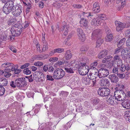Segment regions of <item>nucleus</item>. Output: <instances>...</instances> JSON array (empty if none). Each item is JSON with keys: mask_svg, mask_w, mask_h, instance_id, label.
<instances>
[{"mask_svg": "<svg viewBox=\"0 0 130 130\" xmlns=\"http://www.w3.org/2000/svg\"><path fill=\"white\" fill-rule=\"evenodd\" d=\"M39 7L41 8H43L44 6V4L42 1H40L39 3Z\"/></svg>", "mask_w": 130, "mask_h": 130, "instance_id": "774afa93", "label": "nucleus"}, {"mask_svg": "<svg viewBox=\"0 0 130 130\" xmlns=\"http://www.w3.org/2000/svg\"><path fill=\"white\" fill-rule=\"evenodd\" d=\"M4 70V75L6 77H8L10 76L11 75V74L10 72H11L9 71H5V69Z\"/></svg>", "mask_w": 130, "mask_h": 130, "instance_id": "72a5a7b5", "label": "nucleus"}, {"mask_svg": "<svg viewBox=\"0 0 130 130\" xmlns=\"http://www.w3.org/2000/svg\"><path fill=\"white\" fill-rule=\"evenodd\" d=\"M10 85L12 87L14 88L16 87V85L15 84L14 82L11 81L10 83Z\"/></svg>", "mask_w": 130, "mask_h": 130, "instance_id": "0e129e2a", "label": "nucleus"}, {"mask_svg": "<svg viewBox=\"0 0 130 130\" xmlns=\"http://www.w3.org/2000/svg\"><path fill=\"white\" fill-rule=\"evenodd\" d=\"M40 107L41 106L40 105L36 104L33 108V109H34L35 113H37L40 110Z\"/></svg>", "mask_w": 130, "mask_h": 130, "instance_id": "7c9ffc66", "label": "nucleus"}, {"mask_svg": "<svg viewBox=\"0 0 130 130\" xmlns=\"http://www.w3.org/2000/svg\"><path fill=\"white\" fill-rule=\"evenodd\" d=\"M126 44L127 47L126 48H124L123 50H129L130 49V38H129L126 40Z\"/></svg>", "mask_w": 130, "mask_h": 130, "instance_id": "473e14b6", "label": "nucleus"}, {"mask_svg": "<svg viewBox=\"0 0 130 130\" xmlns=\"http://www.w3.org/2000/svg\"><path fill=\"white\" fill-rule=\"evenodd\" d=\"M119 24L116 27L117 30L118 31H120L122 30L125 27L124 24L121 22H119Z\"/></svg>", "mask_w": 130, "mask_h": 130, "instance_id": "a878e982", "label": "nucleus"}, {"mask_svg": "<svg viewBox=\"0 0 130 130\" xmlns=\"http://www.w3.org/2000/svg\"><path fill=\"white\" fill-rule=\"evenodd\" d=\"M101 31L100 29H95L92 32V39H97L100 38L101 36Z\"/></svg>", "mask_w": 130, "mask_h": 130, "instance_id": "6e6552de", "label": "nucleus"}, {"mask_svg": "<svg viewBox=\"0 0 130 130\" xmlns=\"http://www.w3.org/2000/svg\"><path fill=\"white\" fill-rule=\"evenodd\" d=\"M65 70L68 73H74V72L73 70L71 68H64Z\"/></svg>", "mask_w": 130, "mask_h": 130, "instance_id": "37998d69", "label": "nucleus"}, {"mask_svg": "<svg viewBox=\"0 0 130 130\" xmlns=\"http://www.w3.org/2000/svg\"><path fill=\"white\" fill-rule=\"evenodd\" d=\"M80 23L83 27L87 29L88 27V21L86 19L84 18H81Z\"/></svg>", "mask_w": 130, "mask_h": 130, "instance_id": "9b49d317", "label": "nucleus"}, {"mask_svg": "<svg viewBox=\"0 0 130 130\" xmlns=\"http://www.w3.org/2000/svg\"><path fill=\"white\" fill-rule=\"evenodd\" d=\"M5 6H7L8 7L10 8L11 10L13 9V8L14 5V2L12 1H9L5 4Z\"/></svg>", "mask_w": 130, "mask_h": 130, "instance_id": "aec40b11", "label": "nucleus"}, {"mask_svg": "<svg viewBox=\"0 0 130 130\" xmlns=\"http://www.w3.org/2000/svg\"><path fill=\"white\" fill-rule=\"evenodd\" d=\"M23 29V28H19V29L10 30L11 32L13 35H14V36H18L21 34V33Z\"/></svg>", "mask_w": 130, "mask_h": 130, "instance_id": "9d476101", "label": "nucleus"}, {"mask_svg": "<svg viewBox=\"0 0 130 130\" xmlns=\"http://www.w3.org/2000/svg\"><path fill=\"white\" fill-rule=\"evenodd\" d=\"M69 27V25H66V23L64 21L62 23V26L60 28V30L61 31H62L64 29H65V31L64 32L63 34L66 36L68 34Z\"/></svg>", "mask_w": 130, "mask_h": 130, "instance_id": "1a4fd4ad", "label": "nucleus"}, {"mask_svg": "<svg viewBox=\"0 0 130 130\" xmlns=\"http://www.w3.org/2000/svg\"><path fill=\"white\" fill-rule=\"evenodd\" d=\"M60 95H62L63 96H67V93L65 91H61L60 93Z\"/></svg>", "mask_w": 130, "mask_h": 130, "instance_id": "338daca9", "label": "nucleus"}, {"mask_svg": "<svg viewBox=\"0 0 130 130\" xmlns=\"http://www.w3.org/2000/svg\"><path fill=\"white\" fill-rule=\"evenodd\" d=\"M10 49L12 51L13 53H16L17 52V50L13 46H11L10 48Z\"/></svg>", "mask_w": 130, "mask_h": 130, "instance_id": "4d7b16f0", "label": "nucleus"}, {"mask_svg": "<svg viewBox=\"0 0 130 130\" xmlns=\"http://www.w3.org/2000/svg\"><path fill=\"white\" fill-rule=\"evenodd\" d=\"M89 48L88 46H83L80 48V51L83 52L87 51Z\"/></svg>", "mask_w": 130, "mask_h": 130, "instance_id": "ea45409f", "label": "nucleus"}, {"mask_svg": "<svg viewBox=\"0 0 130 130\" xmlns=\"http://www.w3.org/2000/svg\"><path fill=\"white\" fill-rule=\"evenodd\" d=\"M31 71L29 70L28 68L25 69L23 71V73L26 75H28L31 73Z\"/></svg>", "mask_w": 130, "mask_h": 130, "instance_id": "c03bdc74", "label": "nucleus"}, {"mask_svg": "<svg viewBox=\"0 0 130 130\" xmlns=\"http://www.w3.org/2000/svg\"><path fill=\"white\" fill-rule=\"evenodd\" d=\"M105 31L107 34H111V31L110 29L107 27H106L105 28Z\"/></svg>", "mask_w": 130, "mask_h": 130, "instance_id": "8fccbe9b", "label": "nucleus"}, {"mask_svg": "<svg viewBox=\"0 0 130 130\" xmlns=\"http://www.w3.org/2000/svg\"><path fill=\"white\" fill-rule=\"evenodd\" d=\"M64 75V72L62 69H58L54 71L53 77L55 79H59L63 78Z\"/></svg>", "mask_w": 130, "mask_h": 130, "instance_id": "f257e3e1", "label": "nucleus"}, {"mask_svg": "<svg viewBox=\"0 0 130 130\" xmlns=\"http://www.w3.org/2000/svg\"><path fill=\"white\" fill-rule=\"evenodd\" d=\"M45 55L44 54L42 55H38L37 58V59L41 60L44 59L46 57H45Z\"/></svg>", "mask_w": 130, "mask_h": 130, "instance_id": "a19ab883", "label": "nucleus"}, {"mask_svg": "<svg viewBox=\"0 0 130 130\" xmlns=\"http://www.w3.org/2000/svg\"><path fill=\"white\" fill-rule=\"evenodd\" d=\"M122 49V47L120 48H118L116 49L115 51L114 54H116L120 52Z\"/></svg>", "mask_w": 130, "mask_h": 130, "instance_id": "13d9d810", "label": "nucleus"}, {"mask_svg": "<svg viewBox=\"0 0 130 130\" xmlns=\"http://www.w3.org/2000/svg\"><path fill=\"white\" fill-rule=\"evenodd\" d=\"M99 72H101L103 76H108L109 73V71L105 67H102L99 70Z\"/></svg>", "mask_w": 130, "mask_h": 130, "instance_id": "dca6fc26", "label": "nucleus"}, {"mask_svg": "<svg viewBox=\"0 0 130 130\" xmlns=\"http://www.w3.org/2000/svg\"><path fill=\"white\" fill-rule=\"evenodd\" d=\"M64 49L63 48H56L53 50L50 53L51 54L52 53L53 54L55 53H60L64 51Z\"/></svg>", "mask_w": 130, "mask_h": 130, "instance_id": "4be33fe9", "label": "nucleus"}, {"mask_svg": "<svg viewBox=\"0 0 130 130\" xmlns=\"http://www.w3.org/2000/svg\"><path fill=\"white\" fill-rule=\"evenodd\" d=\"M109 83V82L108 79L103 78L100 80V85L101 86H105L108 85Z\"/></svg>", "mask_w": 130, "mask_h": 130, "instance_id": "f3484780", "label": "nucleus"}, {"mask_svg": "<svg viewBox=\"0 0 130 130\" xmlns=\"http://www.w3.org/2000/svg\"><path fill=\"white\" fill-rule=\"evenodd\" d=\"M96 42V47H99L103 43L104 41L103 39L100 37L98 38Z\"/></svg>", "mask_w": 130, "mask_h": 130, "instance_id": "cd10ccee", "label": "nucleus"}, {"mask_svg": "<svg viewBox=\"0 0 130 130\" xmlns=\"http://www.w3.org/2000/svg\"><path fill=\"white\" fill-rule=\"evenodd\" d=\"M19 28H23L22 25H19L18 24H15L13 25L11 29V30H14L15 29H19Z\"/></svg>", "mask_w": 130, "mask_h": 130, "instance_id": "e433bc0d", "label": "nucleus"}, {"mask_svg": "<svg viewBox=\"0 0 130 130\" xmlns=\"http://www.w3.org/2000/svg\"><path fill=\"white\" fill-rule=\"evenodd\" d=\"M119 91L118 90H116L115 92L114 96L115 98V99L117 101H122L123 100L121 98V94L120 93H119Z\"/></svg>", "mask_w": 130, "mask_h": 130, "instance_id": "2eb2a0df", "label": "nucleus"}, {"mask_svg": "<svg viewBox=\"0 0 130 130\" xmlns=\"http://www.w3.org/2000/svg\"><path fill=\"white\" fill-rule=\"evenodd\" d=\"M85 81L87 82V84L89 85L91 84L92 80L89 77H86L85 79Z\"/></svg>", "mask_w": 130, "mask_h": 130, "instance_id": "de8ad7c7", "label": "nucleus"}, {"mask_svg": "<svg viewBox=\"0 0 130 130\" xmlns=\"http://www.w3.org/2000/svg\"><path fill=\"white\" fill-rule=\"evenodd\" d=\"M101 22L98 19H97L94 18L91 21V25L94 26L99 25L100 24Z\"/></svg>", "mask_w": 130, "mask_h": 130, "instance_id": "412c9836", "label": "nucleus"}, {"mask_svg": "<svg viewBox=\"0 0 130 130\" xmlns=\"http://www.w3.org/2000/svg\"><path fill=\"white\" fill-rule=\"evenodd\" d=\"M48 49V46L47 44L46 43H45L43 45V47H42V51H40V50L39 52L40 53L42 52L43 51H45L46 50H47Z\"/></svg>", "mask_w": 130, "mask_h": 130, "instance_id": "58836bf2", "label": "nucleus"}, {"mask_svg": "<svg viewBox=\"0 0 130 130\" xmlns=\"http://www.w3.org/2000/svg\"><path fill=\"white\" fill-rule=\"evenodd\" d=\"M7 7L5 6V5H4L3 9V11L4 13L7 14H9L12 10Z\"/></svg>", "mask_w": 130, "mask_h": 130, "instance_id": "b1692460", "label": "nucleus"}, {"mask_svg": "<svg viewBox=\"0 0 130 130\" xmlns=\"http://www.w3.org/2000/svg\"><path fill=\"white\" fill-rule=\"evenodd\" d=\"M72 56V54L69 50H68L66 53L65 57L66 60H69L71 59Z\"/></svg>", "mask_w": 130, "mask_h": 130, "instance_id": "bb28decb", "label": "nucleus"}, {"mask_svg": "<svg viewBox=\"0 0 130 130\" xmlns=\"http://www.w3.org/2000/svg\"><path fill=\"white\" fill-rule=\"evenodd\" d=\"M124 86L123 85H121L120 87H117L116 88V89H117V90H118L119 91V93H120L121 91H122V90H123L124 88Z\"/></svg>", "mask_w": 130, "mask_h": 130, "instance_id": "a18cd8bd", "label": "nucleus"}, {"mask_svg": "<svg viewBox=\"0 0 130 130\" xmlns=\"http://www.w3.org/2000/svg\"><path fill=\"white\" fill-rule=\"evenodd\" d=\"M113 59L114 60V61L116 62H118L119 61L121 62L122 61L120 56L118 55H116L114 56L113 58Z\"/></svg>", "mask_w": 130, "mask_h": 130, "instance_id": "4c0bfd02", "label": "nucleus"}, {"mask_svg": "<svg viewBox=\"0 0 130 130\" xmlns=\"http://www.w3.org/2000/svg\"><path fill=\"white\" fill-rule=\"evenodd\" d=\"M125 35L127 37L130 38V30H127L126 31Z\"/></svg>", "mask_w": 130, "mask_h": 130, "instance_id": "69168bd1", "label": "nucleus"}, {"mask_svg": "<svg viewBox=\"0 0 130 130\" xmlns=\"http://www.w3.org/2000/svg\"><path fill=\"white\" fill-rule=\"evenodd\" d=\"M14 82L17 86L19 88L24 87L27 85L25 78L23 77L17 78L14 80Z\"/></svg>", "mask_w": 130, "mask_h": 130, "instance_id": "7ed1b4c3", "label": "nucleus"}, {"mask_svg": "<svg viewBox=\"0 0 130 130\" xmlns=\"http://www.w3.org/2000/svg\"><path fill=\"white\" fill-rule=\"evenodd\" d=\"M126 41V39L125 38H124L121 39L119 41V43H121V45H123L125 41Z\"/></svg>", "mask_w": 130, "mask_h": 130, "instance_id": "680f3d73", "label": "nucleus"}, {"mask_svg": "<svg viewBox=\"0 0 130 130\" xmlns=\"http://www.w3.org/2000/svg\"><path fill=\"white\" fill-rule=\"evenodd\" d=\"M46 78L47 79V80L53 81L54 80V79L53 78L52 76L48 75H47Z\"/></svg>", "mask_w": 130, "mask_h": 130, "instance_id": "603ef678", "label": "nucleus"}, {"mask_svg": "<svg viewBox=\"0 0 130 130\" xmlns=\"http://www.w3.org/2000/svg\"><path fill=\"white\" fill-rule=\"evenodd\" d=\"M49 65L48 64L45 65L43 66V70L45 72H46L48 71Z\"/></svg>", "mask_w": 130, "mask_h": 130, "instance_id": "6e6d98bb", "label": "nucleus"}, {"mask_svg": "<svg viewBox=\"0 0 130 130\" xmlns=\"http://www.w3.org/2000/svg\"><path fill=\"white\" fill-rule=\"evenodd\" d=\"M54 70V68L50 66L49 65L48 70V72H53Z\"/></svg>", "mask_w": 130, "mask_h": 130, "instance_id": "5fc2aeb1", "label": "nucleus"}, {"mask_svg": "<svg viewBox=\"0 0 130 130\" xmlns=\"http://www.w3.org/2000/svg\"><path fill=\"white\" fill-rule=\"evenodd\" d=\"M73 6L74 8L78 9L82 8V6L80 5L74 4Z\"/></svg>", "mask_w": 130, "mask_h": 130, "instance_id": "052dcab7", "label": "nucleus"}, {"mask_svg": "<svg viewBox=\"0 0 130 130\" xmlns=\"http://www.w3.org/2000/svg\"><path fill=\"white\" fill-rule=\"evenodd\" d=\"M126 70L125 65L124 64H122L120 68V70L122 72Z\"/></svg>", "mask_w": 130, "mask_h": 130, "instance_id": "e2e57ef3", "label": "nucleus"}, {"mask_svg": "<svg viewBox=\"0 0 130 130\" xmlns=\"http://www.w3.org/2000/svg\"><path fill=\"white\" fill-rule=\"evenodd\" d=\"M82 14H83L84 17H87L89 18H92V17L93 16V13L90 12H82Z\"/></svg>", "mask_w": 130, "mask_h": 130, "instance_id": "393cba45", "label": "nucleus"}, {"mask_svg": "<svg viewBox=\"0 0 130 130\" xmlns=\"http://www.w3.org/2000/svg\"><path fill=\"white\" fill-rule=\"evenodd\" d=\"M108 51L106 50H104L100 52L98 55V57L101 59L104 57L108 54Z\"/></svg>", "mask_w": 130, "mask_h": 130, "instance_id": "a211bd4d", "label": "nucleus"}, {"mask_svg": "<svg viewBox=\"0 0 130 130\" xmlns=\"http://www.w3.org/2000/svg\"><path fill=\"white\" fill-rule=\"evenodd\" d=\"M108 77L112 83H116L119 81L117 76L115 74H112L109 75Z\"/></svg>", "mask_w": 130, "mask_h": 130, "instance_id": "ddd939ff", "label": "nucleus"}, {"mask_svg": "<svg viewBox=\"0 0 130 130\" xmlns=\"http://www.w3.org/2000/svg\"><path fill=\"white\" fill-rule=\"evenodd\" d=\"M83 110V108L82 106H79L77 108L76 110V111L78 112L82 111Z\"/></svg>", "mask_w": 130, "mask_h": 130, "instance_id": "bf43d9fd", "label": "nucleus"}, {"mask_svg": "<svg viewBox=\"0 0 130 130\" xmlns=\"http://www.w3.org/2000/svg\"><path fill=\"white\" fill-rule=\"evenodd\" d=\"M114 96L110 94L107 96V102L111 104L115 103L114 102L115 98H114Z\"/></svg>", "mask_w": 130, "mask_h": 130, "instance_id": "6ab92c4d", "label": "nucleus"}, {"mask_svg": "<svg viewBox=\"0 0 130 130\" xmlns=\"http://www.w3.org/2000/svg\"><path fill=\"white\" fill-rule=\"evenodd\" d=\"M78 69V72L81 75H86L89 71L88 69L86 68V63H82L81 64Z\"/></svg>", "mask_w": 130, "mask_h": 130, "instance_id": "39448f33", "label": "nucleus"}, {"mask_svg": "<svg viewBox=\"0 0 130 130\" xmlns=\"http://www.w3.org/2000/svg\"><path fill=\"white\" fill-rule=\"evenodd\" d=\"M30 64L29 63H25L24 64L22 65L20 67V68L21 69H23L25 68H26Z\"/></svg>", "mask_w": 130, "mask_h": 130, "instance_id": "864d4df0", "label": "nucleus"}, {"mask_svg": "<svg viewBox=\"0 0 130 130\" xmlns=\"http://www.w3.org/2000/svg\"><path fill=\"white\" fill-rule=\"evenodd\" d=\"M97 75L90 73L88 75V77L91 80L95 79L96 78Z\"/></svg>", "mask_w": 130, "mask_h": 130, "instance_id": "c756f323", "label": "nucleus"}, {"mask_svg": "<svg viewBox=\"0 0 130 130\" xmlns=\"http://www.w3.org/2000/svg\"><path fill=\"white\" fill-rule=\"evenodd\" d=\"M97 18L102 20H105L106 18L105 15L104 14H98Z\"/></svg>", "mask_w": 130, "mask_h": 130, "instance_id": "c9c22d12", "label": "nucleus"}, {"mask_svg": "<svg viewBox=\"0 0 130 130\" xmlns=\"http://www.w3.org/2000/svg\"><path fill=\"white\" fill-rule=\"evenodd\" d=\"M113 34H109L107 35L105 38V40L106 41L110 42L113 39Z\"/></svg>", "mask_w": 130, "mask_h": 130, "instance_id": "5701e85b", "label": "nucleus"}, {"mask_svg": "<svg viewBox=\"0 0 130 130\" xmlns=\"http://www.w3.org/2000/svg\"><path fill=\"white\" fill-rule=\"evenodd\" d=\"M98 94L102 97L107 96L110 94V89L107 88H99L98 90Z\"/></svg>", "mask_w": 130, "mask_h": 130, "instance_id": "20e7f679", "label": "nucleus"}, {"mask_svg": "<svg viewBox=\"0 0 130 130\" xmlns=\"http://www.w3.org/2000/svg\"><path fill=\"white\" fill-rule=\"evenodd\" d=\"M122 107L125 109H130V101L129 100H125L122 103Z\"/></svg>", "mask_w": 130, "mask_h": 130, "instance_id": "4468645a", "label": "nucleus"}, {"mask_svg": "<svg viewBox=\"0 0 130 130\" xmlns=\"http://www.w3.org/2000/svg\"><path fill=\"white\" fill-rule=\"evenodd\" d=\"M77 33L80 41L82 42L85 41L86 39L85 34L82 29L79 28H77Z\"/></svg>", "mask_w": 130, "mask_h": 130, "instance_id": "0eeeda50", "label": "nucleus"}, {"mask_svg": "<svg viewBox=\"0 0 130 130\" xmlns=\"http://www.w3.org/2000/svg\"><path fill=\"white\" fill-rule=\"evenodd\" d=\"M5 90L2 86H0V96L3 95L5 93Z\"/></svg>", "mask_w": 130, "mask_h": 130, "instance_id": "f704fd0d", "label": "nucleus"}, {"mask_svg": "<svg viewBox=\"0 0 130 130\" xmlns=\"http://www.w3.org/2000/svg\"><path fill=\"white\" fill-rule=\"evenodd\" d=\"M2 84H0V86H2L3 87V86H7L8 84V82L6 79H4L2 81Z\"/></svg>", "mask_w": 130, "mask_h": 130, "instance_id": "79ce46f5", "label": "nucleus"}, {"mask_svg": "<svg viewBox=\"0 0 130 130\" xmlns=\"http://www.w3.org/2000/svg\"><path fill=\"white\" fill-rule=\"evenodd\" d=\"M117 76L121 79L125 77V75L124 74H121L120 73H117Z\"/></svg>", "mask_w": 130, "mask_h": 130, "instance_id": "3c124183", "label": "nucleus"}, {"mask_svg": "<svg viewBox=\"0 0 130 130\" xmlns=\"http://www.w3.org/2000/svg\"><path fill=\"white\" fill-rule=\"evenodd\" d=\"M22 10V6L20 4H17L14 6L12 13L14 16L17 17L20 15Z\"/></svg>", "mask_w": 130, "mask_h": 130, "instance_id": "f03ea898", "label": "nucleus"}, {"mask_svg": "<svg viewBox=\"0 0 130 130\" xmlns=\"http://www.w3.org/2000/svg\"><path fill=\"white\" fill-rule=\"evenodd\" d=\"M17 67L16 69L15 68V69H14V70L13 71H14V73L15 74H18L21 71V70L20 69H18L17 68H18Z\"/></svg>", "mask_w": 130, "mask_h": 130, "instance_id": "49530a36", "label": "nucleus"}, {"mask_svg": "<svg viewBox=\"0 0 130 130\" xmlns=\"http://www.w3.org/2000/svg\"><path fill=\"white\" fill-rule=\"evenodd\" d=\"M1 67H5V71L8 70L10 72L13 71L15 68V66L13 63L8 62L3 64Z\"/></svg>", "mask_w": 130, "mask_h": 130, "instance_id": "423d86ee", "label": "nucleus"}, {"mask_svg": "<svg viewBox=\"0 0 130 130\" xmlns=\"http://www.w3.org/2000/svg\"><path fill=\"white\" fill-rule=\"evenodd\" d=\"M124 54H121V55L122 58L124 60H126L130 58V54H129L127 51L126 52H123Z\"/></svg>", "mask_w": 130, "mask_h": 130, "instance_id": "c85d7f7f", "label": "nucleus"}, {"mask_svg": "<svg viewBox=\"0 0 130 130\" xmlns=\"http://www.w3.org/2000/svg\"><path fill=\"white\" fill-rule=\"evenodd\" d=\"M92 10L95 13H97L100 12V7L98 2H96L94 3L93 5Z\"/></svg>", "mask_w": 130, "mask_h": 130, "instance_id": "f8f14e48", "label": "nucleus"}, {"mask_svg": "<svg viewBox=\"0 0 130 130\" xmlns=\"http://www.w3.org/2000/svg\"><path fill=\"white\" fill-rule=\"evenodd\" d=\"M43 62L39 61L35 62L34 63V65L37 66H40L43 65Z\"/></svg>", "mask_w": 130, "mask_h": 130, "instance_id": "09e8293b", "label": "nucleus"}, {"mask_svg": "<svg viewBox=\"0 0 130 130\" xmlns=\"http://www.w3.org/2000/svg\"><path fill=\"white\" fill-rule=\"evenodd\" d=\"M100 100L97 98L92 99L91 100V103L93 105H96L98 104L100 102Z\"/></svg>", "mask_w": 130, "mask_h": 130, "instance_id": "2f4dec72", "label": "nucleus"}]
</instances>
